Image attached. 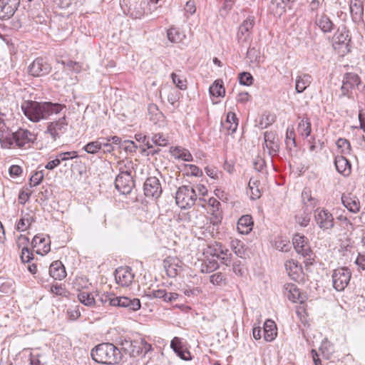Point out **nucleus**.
Instances as JSON below:
<instances>
[{"mask_svg":"<svg viewBox=\"0 0 365 365\" xmlns=\"http://www.w3.org/2000/svg\"><path fill=\"white\" fill-rule=\"evenodd\" d=\"M65 108L64 104L50 101H26L21 104V110L25 116L34 123L48 120L55 115L61 113Z\"/></svg>","mask_w":365,"mask_h":365,"instance_id":"f257e3e1","label":"nucleus"},{"mask_svg":"<svg viewBox=\"0 0 365 365\" xmlns=\"http://www.w3.org/2000/svg\"><path fill=\"white\" fill-rule=\"evenodd\" d=\"M91 355L96 362L107 365L118 364L122 360L120 350L112 343H101L93 347Z\"/></svg>","mask_w":365,"mask_h":365,"instance_id":"f03ea898","label":"nucleus"},{"mask_svg":"<svg viewBox=\"0 0 365 365\" xmlns=\"http://www.w3.org/2000/svg\"><path fill=\"white\" fill-rule=\"evenodd\" d=\"M36 140V135L24 128H19L11 134H1L0 143L3 148L11 147L29 148Z\"/></svg>","mask_w":365,"mask_h":365,"instance_id":"7ed1b4c3","label":"nucleus"},{"mask_svg":"<svg viewBox=\"0 0 365 365\" xmlns=\"http://www.w3.org/2000/svg\"><path fill=\"white\" fill-rule=\"evenodd\" d=\"M99 300L103 304H108L113 307L126 308L129 311H138L141 307L140 301L138 298L128 297H117L113 293H103L100 296Z\"/></svg>","mask_w":365,"mask_h":365,"instance_id":"20e7f679","label":"nucleus"},{"mask_svg":"<svg viewBox=\"0 0 365 365\" xmlns=\"http://www.w3.org/2000/svg\"><path fill=\"white\" fill-rule=\"evenodd\" d=\"M196 200V190L189 185H182L176 192L175 202L182 209L190 208L195 205Z\"/></svg>","mask_w":365,"mask_h":365,"instance_id":"39448f33","label":"nucleus"},{"mask_svg":"<svg viewBox=\"0 0 365 365\" xmlns=\"http://www.w3.org/2000/svg\"><path fill=\"white\" fill-rule=\"evenodd\" d=\"M147 4L145 0H129L128 2L123 0L120 6L125 14L133 19H138L145 15Z\"/></svg>","mask_w":365,"mask_h":365,"instance_id":"423d86ee","label":"nucleus"},{"mask_svg":"<svg viewBox=\"0 0 365 365\" xmlns=\"http://www.w3.org/2000/svg\"><path fill=\"white\" fill-rule=\"evenodd\" d=\"M351 277V270L345 267H339L333 271L331 279L334 289L341 292L348 286Z\"/></svg>","mask_w":365,"mask_h":365,"instance_id":"0eeeda50","label":"nucleus"},{"mask_svg":"<svg viewBox=\"0 0 365 365\" xmlns=\"http://www.w3.org/2000/svg\"><path fill=\"white\" fill-rule=\"evenodd\" d=\"M361 83V78L358 74L352 72L346 73L342 79L341 94L339 98H353V90L358 87Z\"/></svg>","mask_w":365,"mask_h":365,"instance_id":"6e6552de","label":"nucleus"},{"mask_svg":"<svg viewBox=\"0 0 365 365\" xmlns=\"http://www.w3.org/2000/svg\"><path fill=\"white\" fill-rule=\"evenodd\" d=\"M63 116L56 120L49 122L46 127V133L48 134L53 140H56L67 130L66 108L62 112Z\"/></svg>","mask_w":365,"mask_h":365,"instance_id":"1a4fd4ad","label":"nucleus"},{"mask_svg":"<svg viewBox=\"0 0 365 365\" xmlns=\"http://www.w3.org/2000/svg\"><path fill=\"white\" fill-rule=\"evenodd\" d=\"M262 148L267 150L269 156L272 160L273 157L279 153L280 142L277 133L275 131H266L264 133V143Z\"/></svg>","mask_w":365,"mask_h":365,"instance_id":"9d476101","label":"nucleus"},{"mask_svg":"<svg viewBox=\"0 0 365 365\" xmlns=\"http://www.w3.org/2000/svg\"><path fill=\"white\" fill-rule=\"evenodd\" d=\"M314 220L323 231L331 230L334 226L332 214L327 210L318 208L314 211Z\"/></svg>","mask_w":365,"mask_h":365,"instance_id":"9b49d317","label":"nucleus"},{"mask_svg":"<svg viewBox=\"0 0 365 365\" xmlns=\"http://www.w3.org/2000/svg\"><path fill=\"white\" fill-rule=\"evenodd\" d=\"M51 71V66L48 61L41 58H36L29 66V74L34 77H41L48 74Z\"/></svg>","mask_w":365,"mask_h":365,"instance_id":"f8f14e48","label":"nucleus"},{"mask_svg":"<svg viewBox=\"0 0 365 365\" xmlns=\"http://www.w3.org/2000/svg\"><path fill=\"white\" fill-rule=\"evenodd\" d=\"M255 24L253 16L247 17L238 28L237 38L239 43H247L251 40L252 31Z\"/></svg>","mask_w":365,"mask_h":365,"instance_id":"ddd939ff","label":"nucleus"},{"mask_svg":"<svg viewBox=\"0 0 365 365\" xmlns=\"http://www.w3.org/2000/svg\"><path fill=\"white\" fill-rule=\"evenodd\" d=\"M143 190L147 197L159 198L163 192L159 179L156 177L148 178L144 182Z\"/></svg>","mask_w":365,"mask_h":365,"instance_id":"4468645a","label":"nucleus"},{"mask_svg":"<svg viewBox=\"0 0 365 365\" xmlns=\"http://www.w3.org/2000/svg\"><path fill=\"white\" fill-rule=\"evenodd\" d=\"M115 188L123 195L130 193L133 187L134 181L130 173H119L115 180Z\"/></svg>","mask_w":365,"mask_h":365,"instance_id":"2eb2a0df","label":"nucleus"},{"mask_svg":"<svg viewBox=\"0 0 365 365\" xmlns=\"http://www.w3.org/2000/svg\"><path fill=\"white\" fill-rule=\"evenodd\" d=\"M20 5V0H0V19H11Z\"/></svg>","mask_w":365,"mask_h":365,"instance_id":"dca6fc26","label":"nucleus"},{"mask_svg":"<svg viewBox=\"0 0 365 365\" xmlns=\"http://www.w3.org/2000/svg\"><path fill=\"white\" fill-rule=\"evenodd\" d=\"M115 279L117 284L122 287H128L132 283L134 274L130 267H120L115 269Z\"/></svg>","mask_w":365,"mask_h":365,"instance_id":"f3484780","label":"nucleus"},{"mask_svg":"<svg viewBox=\"0 0 365 365\" xmlns=\"http://www.w3.org/2000/svg\"><path fill=\"white\" fill-rule=\"evenodd\" d=\"M293 245L297 253L304 257H309L312 250L304 236L295 235L293 237Z\"/></svg>","mask_w":365,"mask_h":365,"instance_id":"a211bd4d","label":"nucleus"},{"mask_svg":"<svg viewBox=\"0 0 365 365\" xmlns=\"http://www.w3.org/2000/svg\"><path fill=\"white\" fill-rule=\"evenodd\" d=\"M284 266L289 277L292 279L299 282L302 279V268L297 261L293 259L287 260Z\"/></svg>","mask_w":365,"mask_h":365,"instance_id":"6ab92c4d","label":"nucleus"},{"mask_svg":"<svg viewBox=\"0 0 365 365\" xmlns=\"http://www.w3.org/2000/svg\"><path fill=\"white\" fill-rule=\"evenodd\" d=\"M341 202L344 206L351 212L356 213L360 210V202L358 197L351 193L343 194Z\"/></svg>","mask_w":365,"mask_h":365,"instance_id":"aec40b11","label":"nucleus"},{"mask_svg":"<svg viewBox=\"0 0 365 365\" xmlns=\"http://www.w3.org/2000/svg\"><path fill=\"white\" fill-rule=\"evenodd\" d=\"M349 9L353 21L359 23L363 21L364 6L361 0H351Z\"/></svg>","mask_w":365,"mask_h":365,"instance_id":"412c9836","label":"nucleus"},{"mask_svg":"<svg viewBox=\"0 0 365 365\" xmlns=\"http://www.w3.org/2000/svg\"><path fill=\"white\" fill-rule=\"evenodd\" d=\"M315 24L324 33L331 32L334 26V24L330 18L324 13L316 16Z\"/></svg>","mask_w":365,"mask_h":365,"instance_id":"4be33fe9","label":"nucleus"},{"mask_svg":"<svg viewBox=\"0 0 365 365\" xmlns=\"http://www.w3.org/2000/svg\"><path fill=\"white\" fill-rule=\"evenodd\" d=\"M170 347L180 359L183 360L190 359V353L189 351L183 349L180 338L175 336L170 342Z\"/></svg>","mask_w":365,"mask_h":365,"instance_id":"5701e85b","label":"nucleus"},{"mask_svg":"<svg viewBox=\"0 0 365 365\" xmlns=\"http://www.w3.org/2000/svg\"><path fill=\"white\" fill-rule=\"evenodd\" d=\"M122 349L130 356L136 357L140 355V349L138 340L124 339L121 342Z\"/></svg>","mask_w":365,"mask_h":365,"instance_id":"b1692460","label":"nucleus"},{"mask_svg":"<svg viewBox=\"0 0 365 365\" xmlns=\"http://www.w3.org/2000/svg\"><path fill=\"white\" fill-rule=\"evenodd\" d=\"M334 165L336 170L344 176H349L350 175L351 165L345 157L342 155L336 156L334 160Z\"/></svg>","mask_w":365,"mask_h":365,"instance_id":"393cba45","label":"nucleus"},{"mask_svg":"<svg viewBox=\"0 0 365 365\" xmlns=\"http://www.w3.org/2000/svg\"><path fill=\"white\" fill-rule=\"evenodd\" d=\"M49 274L55 279L61 280L66 276L65 267L61 261L56 260L49 267Z\"/></svg>","mask_w":365,"mask_h":365,"instance_id":"a878e982","label":"nucleus"},{"mask_svg":"<svg viewBox=\"0 0 365 365\" xmlns=\"http://www.w3.org/2000/svg\"><path fill=\"white\" fill-rule=\"evenodd\" d=\"M224 130L227 131V134L234 133L238 126V119L234 113L229 112L227 115L226 120L221 123Z\"/></svg>","mask_w":365,"mask_h":365,"instance_id":"bb28decb","label":"nucleus"},{"mask_svg":"<svg viewBox=\"0 0 365 365\" xmlns=\"http://www.w3.org/2000/svg\"><path fill=\"white\" fill-rule=\"evenodd\" d=\"M312 81V77L308 73L298 75L295 79V90L297 93L304 92L309 86Z\"/></svg>","mask_w":365,"mask_h":365,"instance_id":"cd10ccee","label":"nucleus"},{"mask_svg":"<svg viewBox=\"0 0 365 365\" xmlns=\"http://www.w3.org/2000/svg\"><path fill=\"white\" fill-rule=\"evenodd\" d=\"M277 326L273 320L267 319L264 324V339L266 341H272L277 336Z\"/></svg>","mask_w":365,"mask_h":365,"instance_id":"c85d7f7f","label":"nucleus"},{"mask_svg":"<svg viewBox=\"0 0 365 365\" xmlns=\"http://www.w3.org/2000/svg\"><path fill=\"white\" fill-rule=\"evenodd\" d=\"M284 289L289 293L287 297L290 301L293 302H303L304 297L296 284L292 283L286 284Z\"/></svg>","mask_w":365,"mask_h":365,"instance_id":"c756f323","label":"nucleus"},{"mask_svg":"<svg viewBox=\"0 0 365 365\" xmlns=\"http://www.w3.org/2000/svg\"><path fill=\"white\" fill-rule=\"evenodd\" d=\"M253 221L250 215L242 216L238 222L237 228L241 234H248L252 229Z\"/></svg>","mask_w":365,"mask_h":365,"instance_id":"7c9ffc66","label":"nucleus"},{"mask_svg":"<svg viewBox=\"0 0 365 365\" xmlns=\"http://www.w3.org/2000/svg\"><path fill=\"white\" fill-rule=\"evenodd\" d=\"M170 152L172 155L176 159L187 162H191L193 160L190 152L184 148L177 146L172 149Z\"/></svg>","mask_w":365,"mask_h":365,"instance_id":"2f4dec72","label":"nucleus"},{"mask_svg":"<svg viewBox=\"0 0 365 365\" xmlns=\"http://www.w3.org/2000/svg\"><path fill=\"white\" fill-rule=\"evenodd\" d=\"M297 133L302 138H307L310 135L312 131L311 121L308 118H303L300 120L297 125Z\"/></svg>","mask_w":365,"mask_h":365,"instance_id":"473e14b6","label":"nucleus"},{"mask_svg":"<svg viewBox=\"0 0 365 365\" xmlns=\"http://www.w3.org/2000/svg\"><path fill=\"white\" fill-rule=\"evenodd\" d=\"M302 199L306 209H313L317 205V200L312 197L311 190L308 188H304L302 192Z\"/></svg>","mask_w":365,"mask_h":365,"instance_id":"72a5a7b5","label":"nucleus"},{"mask_svg":"<svg viewBox=\"0 0 365 365\" xmlns=\"http://www.w3.org/2000/svg\"><path fill=\"white\" fill-rule=\"evenodd\" d=\"M247 58L251 63L256 66H259L264 61V57L261 55L260 51L254 47L248 48Z\"/></svg>","mask_w":365,"mask_h":365,"instance_id":"f704fd0d","label":"nucleus"},{"mask_svg":"<svg viewBox=\"0 0 365 365\" xmlns=\"http://www.w3.org/2000/svg\"><path fill=\"white\" fill-rule=\"evenodd\" d=\"M348 33V31L344 26L339 28L333 36L334 43L347 44L350 41Z\"/></svg>","mask_w":365,"mask_h":365,"instance_id":"c9c22d12","label":"nucleus"},{"mask_svg":"<svg viewBox=\"0 0 365 365\" xmlns=\"http://www.w3.org/2000/svg\"><path fill=\"white\" fill-rule=\"evenodd\" d=\"M167 36L170 41L179 43L185 38V34L178 28L170 27L167 31Z\"/></svg>","mask_w":365,"mask_h":365,"instance_id":"e433bc0d","label":"nucleus"},{"mask_svg":"<svg viewBox=\"0 0 365 365\" xmlns=\"http://www.w3.org/2000/svg\"><path fill=\"white\" fill-rule=\"evenodd\" d=\"M209 92L211 96L215 97H223L225 93V90L223 86V81L220 79L216 80L209 88Z\"/></svg>","mask_w":365,"mask_h":365,"instance_id":"4c0bfd02","label":"nucleus"},{"mask_svg":"<svg viewBox=\"0 0 365 365\" xmlns=\"http://www.w3.org/2000/svg\"><path fill=\"white\" fill-rule=\"evenodd\" d=\"M219 267L218 262L214 259H206L202 261L200 267L202 273H210L216 270Z\"/></svg>","mask_w":365,"mask_h":365,"instance_id":"58836bf2","label":"nucleus"},{"mask_svg":"<svg viewBox=\"0 0 365 365\" xmlns=\"http://www.w3.org/2000/svg\"><path fill=\"white\" fill-rule=\"evenodd\" d=\"M34 222L35 219L34 216L27 214L19 220V222L16 224V230L19 232H24L28 228H29L31 224Z\"/></svg>","mask_w":365,"mask_h":365,"instance_id":"ea45409f","label":"nucleus"},{"mask_svg":"<svg viewBox=\"0 0 365 365\" xmlns=\"http://www.w3.org/2000/svg\"><path fill=\"white\" fill-rule=\"evenodd\" d=\"M285 144L287 149L292 150L297 147L295 133L293 127H288L285 135Z\"/></svg>","mask_w":365,"mask_h":365,"instance_id":"a19ab883","label":"nucleus"},{"mask_svg":"<svg viewBox=\"0 0 365 365\" xmlns=\"http://www.w3.org/2000/svg\"><path fill=\"white\" fill-rule=\"evenodd\" d=\"M319 349L326 359H329L334 353L333 344L327 339L322 341Z\"/></svg>","mask_w":365,"mask_h":365,"instance_id":"79ce46f5","label":"nucleus"},{"mask_svg":"<svg viewBox=\"0 0 365 365\" xmlns=\"http://www.w3.org/2000/svg\"><path fill=\"white\" fill-rule=\"evenodd\" d=\"M259 182L258 180H255L251 178L248 183V187L250 190L251 195L250 198L252 200H256L260 197L261 192L259 187Z\"/></svg>","mask_w":365,"mask_h":365,"instance_id":"37998d69","label":"nucleus"},{"mask_svg":"<svg viewBox=\"0 0 365 365\" xmlns=\"http://www.w3.org/2000/svg\"><path fill=\"white\" fill-rule=\"evenodd\" d=\"M296 222L302 227H307L310 221L309 209L304 208L302 213H299L295 217Z\"/></svg>","mask_w":365,"mask_h":365,"instance_id":"c03bdc74","label":"nucleus"},{"mask_svg":"<svg viewBox=\"0 0 365 365\" xmlns=\"http://www.w3.org/2000/svg\"><path fill=\"white\" fill-rule=\"evenodd\" d=\"M83 150L88 153L96 154L101 150V138L96 140L88 143L84 145Z\"/></svg>","mask_w":365,"mask_h":365,"instance_id":"a18cd8bd","label":"nucleus"},{"mask_svg":"<svg viewBox=\"0 0 365 365\" xmlns=\"http://www.w3.org/2000/svg\"><path fill=\"white\" fill-rule=\"evenodd\" d=\"M275 115L271 113H264L259 120V125L261 129L267 128L275 121Z\"/></svg>","mask_w":365,"mask_h":365,"instance_id":"49530a36","label":"nucleus"},{"mask_svg":"<svg viewBox=\"0 0 365 365\" xmlns=\"http://www.w3.org/2000/svg\"><path fill=\"white\" fill-rule=\"evenodd\" d=\"M173 83L180 90L187 88V81L182 76L178 75L175 73H171Z\"/></svg>","mask_w":365,"mask_h":365,"instance_id":"de8ad7c7","label":"nucleus"},{"mask_svg":"<svg viewBox=\"0 0 365 365\" xmlns=\"http://www.w3.org/2000/svg\"><path fill=\"white\" fill-rule=\"evenodd\" d=\"M78 298L82 304L86 306H92L96 302L93 296L91 293L86 292L78 294Z\"/></svg>","mask_w":365,"mask_h":365,"instance_id":"09e8293b","label":"nucleus"},{"mask_svg":"<svg viewBox=\"0 0 365 365\" xmlns=\"http://www.w3.org/2000/svg\"><path fill=\"white\" fill-rule=\"evenodd\" d=\"M148 112L150 115V120L153 121L158 120L163 116V113L158 109V106L154 103L148 105Z\"/></svg>","mask_w":365,"mask_h":365,"instance_id":"8fccbe9b","label":"nucleus"},{"mask_svg":"<svg viewBox=\"0 0 365 365\" xmlns=\"http://www.w3.org/2000/svg\"><path fill=\"white\" fill-rule=\"evenodd\" d=\"M210 282L217 286H222L226 284L225 275L222 272H216L210 277Z\"/></svg>","mask_w":365,"mask_h":365,"instance_id":"3c124183","label":"nucleus"},{"mask_svg":"<svg viewBox=\"0 0 365 365\" xmlns=\"http://www.w3.org/2000/svg\"><path fill=\"white\" fill-rule=\"evenodd\" d=\"M207 252L211 256L215 257L218 259L219 256H221L220 254H223V245L221 243H217L212 246H209Z\"/></svg>","mask_w":365,"mask_h":365,"instance_id":"603ef678","label":"nucleus"},{"mask_svg":"<svg viewBox=\"0 0 365 365\" xmlns=\"http://www.w3.org/2000/svg\"><path fill=\"white\" fill-rule=\"evenodd\" d=\"M61 63L64 66H66L69 70L73 71L76 73H79L82 68V65L81 63L77 61H73L71 60L62 61Z\"/></svg>","mask_w":365,"mask_h":365,"instance_id":"864d4df0","label":"nucleus"},{"mask_svg":"<svg viewBox=\"0 0 365 365\" xmlns=\"http://www.w3.org/2000/svg\"><path fill=\"white\" fill-rule=\"evenodd\" d=\"M118 170H119V173H130V175H132V170L133 168V163L132 161H125V160H122V161H120L118 162Z\"/></svg>","mask_w":365,"mask_h":365,"instance_id":"5fc2aeb1","label":"nucleus"},{"mask_svg":"<svg viewBox=\"0 0 365 365\" xmlns=\"http://www.w3.org/2000/svg\"><path fill=\"white\" fill-rule=\"evenodd\" d=\"M210 213L211 215L210 221V223L214 226L218 225L222 219V212L218 210H210Z\"/></svg>","mask_w":365,"mask_h":365,"instance_id":"6e6d98bb","label":"nucleus"},{"mask_svg":"<svg viewBox=\"0 0 365 365\" xmlns=\"http://www.w3.org/2000/svg\"><path fill=\"white\" fill-rule=\"evenodd\" d=\"M152 143L158 146H166L168 140L161 133L154 134L151 138Z\"/></svg>","mask_w":365,"mask_h":365,"instance_id":"4d7b16f0","label":"nucleus"},{"mask_svg":"<svg viewBox=\"0 0 365 365\" xmlns=\"http://www.w3.org/2000/svg\"><path fill=\"white\" fill-rule=\"evenodd\" d=\"M239 82L244 86H250L253 83L254 78L248 72H242L239 74Z\"/></svg>","mask_w":365,"mask_h":365,"instance_id":"13d9d810","label":"nucleus"},{"mask_svg":"<svg viewBox=\"0 0 365 365\" xmlns=\"http://www.w3.org/2000/svg\"><path fill=\"white\" fill-rule=\"evenodd\" d=\"M272 6L275 7V14L277 15L281 16L286 11L285 4L283 2V0H272Z\"/></svg>","mask_w":365,"mask_h":365,"instance_id":"bf43d9fd","label":"nucleus"},{"mask_svg":"<svg viewBox=\"0 0 365 365\" xmlns=\"http://www.w3.org/2000/svg\"><path fill=\"white\" fill-rule=\"evenodd\" d=\"M43 170L36 171L30 178V186L38 185L43 179Z\"/></svg>","mask_w":365,"mask_h":365,"instance_id":"052dcab7","label":"nucleus"},{"mask_svg":"<svg viewBox=\"0 0 365 365\" xmlns=\"http://www.w3.org/2000/svg\"><path fill=\"white\" fill-rule=\"evenodd\" d=\"M221 256H219V259L221 262L227 266H229L231 264V257L232 253L230 252L228 249H227L223 245V254H220Z\"/></svg>","mask_w":365,"mask_h":365,"instance_id":"680f3d73","label":"nucleus"},{"mask_svg":"<svg viewBox=\"0 0 365 365\" xmlns=\"http://www.w3.org/2000/svg\"><path fill=\"white\" fill-rule=\"evenodd\" d=\"M51 292L57 296L61 297H66L68 294V292L63 286L57 284L51 287Z\"/></svg>","mask_w":365,"mask_h":365,"instance_id":"e2e57ef3","label":"nucleus"},{"mask_svg":"<svg viewBox=\"0 0 365 365\" xmlns=\"http://www.w3.org/2000/svg\"><path fill=\"white\" fill-rule=\"evenodd\" d=\"M165 294V289H158L148 291L147 296L150 299H163Z\"/></svg>","mask_w":365,"mask_h":365,"instance_id":"0e129e2a","label":"nucleus"},{"mask_svg":"<svg viewBox=\"0 0 365 365\" xmlns=\"http://www.w3.org/2000/svg\"><path fill=\"white\" fill-rule=\"evenodd\" d=\"M205 173L212 179H218L221 172L215 166L208 165L205 168Z\"/></svg>","mask_w":365,"mask_h":365,"instance_id":"69168bd1","label":"nucleus"},{"mask_svg":"<svg viewBox=\"0 0 365 365\" xmlns=\"http://www.w3.org/2000/svg\"><path fill=\"white\" fill-rule=\"evenodd\" d=\"M110 142V139L101 138V150L104 153H111L113 150V146Z\"/></svg>","mask_w":365,"mask_h":365,"instance_id":"338daca9","label":"nucleus"},{"mask_svg":"<svg viewBox=\"0 0 365 365\" xmlns=\"http://www.w3.org/2000/svg\"><path fill=\"white\" fill-rule=\"evenodd\" d=\"M21 259L23 262H29L33 259V254L27 247H24L21 250Z\"/></svg>","mask_w":365,"mask_h":365,"instance_id":"774afa93","label":"nucleus"}]
</instances>
